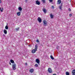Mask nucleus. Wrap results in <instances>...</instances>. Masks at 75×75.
<instances>
[{
  "label": "nucleus",
  "mask_w": 75,
  "mask_h": 75,
  "mask_svg": "<svg viewBox=\"0 0 75 75\" xmlns=\"http://www.w3.org/2000/svg\"><path fill=\"white\" fill-rule=\"evenodd\" d=\"M43 25L44 26H47L48 25V22L45 20H44L43 21Z\"/></svg>",
  "instance_id": "obj_1"
},
{
  "label": "nucleus",
  "mask_w": 75,
  "mask_h": 75,
  "mask_svg": "<svg viewBox=\"0 0 75 75\" xmlns=\"http://www.w3.org/2000/svg\"><path fill=\"white\" fill-rule=\"evenodd\" d=\"M12 68L13 70L16 69V64H14L12 65Z\"/></svg>",
  "instance_id": "obj_2"
},
{
  "label": "nucleus",
  "mask_w": 75,
  "mask_h": 75,
  "mask_svg": "<svg viewBox=\"0 0 75 75\" xmlns=\"http://www.w3.org/2000/svg\"><path fill=\"white\" fill-rule=\"evenodd\" d=\"M47 71L49 73H52V69L51 68H48Z\"/></svg>",
  "instance_id": "obj_3"
},
{
  "label": "nucleus",
  "mask_w": 75,
  "mask_h": 75,
  "mask_svg": "<svg viewBox=\"0 0 75 75\" xmlns=\"http://www.w3.org/2000/svg\"><path fill=\"white\" fill-rule=\"evenodd\" d=\"M42 11H43L44 13H47V10H46V9L45 8H43L42 9Z\"/></svg>",
  "instance_id": "obj_4"
},
{
  "label": "nucleus",
  "mask_w": 75,
  "mask_h": 75,
  "mask_svg": "<svg viewBox=\"0 0 75 75\" xmlns=\"http://www.w3.org/2000/svg\"><path fill=\"white\" fill-rule=\"evenodd\" d=\"M36 62L38 64H40V60L38 59H36Z\"/></svg>",
  "instance_id": "obj_5"
},
{
  "label": "nucleus",
  "mask_w": 75,
  "mask_h": 75,
  "mask_svg": "<svg viewBox=\"0 0 75 75\" xmlns=\"http://www.w3.org/2000/svg\"><path fill=\"white\" fill-rule=\"evenodd\" d=\"M57 2V4H60L61 3V0H58Z\"/></svg>",
  "instance_id": "obj_6"
},
{
  "label": "nucleus",
  "mask_w": 75,
  "mask_h": 75,
  "mask_svg": "<svg viewBox=\"0 0 75 75\" xmlns=\"http://www.w3.org/2000/svg\"><path fill=\"white\" fill-rule=\"evenodd\" d=\"M36 3L38 5H40V2L39 1H36Z\"/></svg>",
  "instance_id": "obj_7"
},
{
  "label": "nucleus",
  "mask_w": 75,
  "mask_h": 75,
  "mask_svg": "<svg viewBox=\"0 0 75 75\" xmlns=\"http://www.w3.org/2000/svg\"><path fill=\"white\" fill-rule=\"evenodd\" d=\"M18 10L20 11H22V8L20 7H19L18 8Z\"/></svg>",
  "instance_id": "obj_8"
},
{
  "label": "nucleus",
  "mask_w": 75,
  "mask_h": 75,
  "mask_svg": "<svg viewBox=\"0 0 75 75\" xmlns=\"http://www.w3.org/2000/svg\"><path fill=\"white\" fill-rule=\"evenodd\" d=\"M30 72L31 73H33V72H34V70L33 69H30Z\"/></svg>",
  "instance_id": "obj_9"
},
{
  "label": "nucleus",
  "mask_w": 75,
  "mask_h": 75,
  "mask_svg": "<svg viewBox=\"0 0 75 75\" xmlns=\"http://www.w3.org/2000/svg\"><path fill=\"white\" fill-rule=\"evenodd\" d=\"M16 14L18 16H20L21 14L20 12H17V13H16Z\"/></svg>",
  "instance_id": "obj_10"
},
{
  "label": "nucleus",
  "mask_w": 75,
  "mask_h": 75,
  "mask_svg": "<svg viewBox=\"0 0 75 75\" xmlns=\"http://www.w3.org/2000/svg\"><path fill=\"white\" fill-rule=\"evenodd\" d=\"M50 16L51 18H53V17H54V15L52 14V13H50Z\"/></svg>",
  "instance_id": "obj_11"
},
{
  "label": "nucleus",
  "mask_w": 75,
  "mask_h": 75,
  "mask_svg": "<svg viewBox=\"0 0 75 75\" xmlns=\"http://www.w3.org/2000/svg\"><path fill=\"white\" fill-rule=\"evenodd\" d=\"M37 51V50H33L32 51V53H33L34 54V53H35V51Z\"/></svg>",
  "instance_id": "obj_12"
},
{
  "label": "nucleus",
  "mask_w": 75,
  "mask_h": 75,
  "mask_svg": "<svg viewBox=\"0 0 75 75\" xmlns=\"http://www.w3.org/2000/svg\"><path fill=\"white\" fill-rule=\"evenodd\" d=\"M38 21H39V23H41L42 22V20L41 19H38Z\"/></svg>",
  "instance_id": "obj_13"
},
{
  "label": "nucleus",
  "mask_w": 75,
  "mask_h": 75,
  "mask_svg": "<svg viewBox=\"0 0 75 75\" xmlns=\"http://www.w3.org/2000/svg\"><path fill=\"white\" fill-rule=\"evenodd\" d=\"M37 47H38L37 45H36L35 47V49L36 50V51H37Z\"/></svg>",
  "instance_id": "obj_14"
},
{
  "label": "nucleus",
  "mask_w": 75,
  "mask_h": 75,
  "mask_svg": "<svg viewBox=\"0 0 75 75\" xmlns=\"http://www.w3.org/2000/svg\"><path fill=\"white\" fill-rule=\"evenodd\" d=\"M4 33L5 34H7V30L5 29L4 30Z\"/></svg>",
  "instance_id": "obj_15"
},
{
  "label": "nucleus",
  "mask_w": 75,
  "mask_h": 75,
  "mask_svg": "<svg viewBox=\"0 0 75 75\" xmlns=\"http://www.w3.org/2000/svg\"><path fill=\"white\" fill-rule=\"evenodd\" d=\"M0 10L1 11V12H2L3 11V8H1L0 7Z\"/></svg>",
  "instance_id": "obj_16"
},
{
  "label": "nucleus",
  "mask_w": 75,
  "mask_h": 75,
  "mask_svg": "<svg viewBox=\"0 0 75 75\" xmlns=\"http://www.w3.org/2000/svg\"><path fill=\"white\" fill-rule=\"evenodd\" d=\"M11 63H12V64H14V62L13 60H11Z\"/></svg>",
  "instance_id": "obj_17"
},
{
  "label": "nucleus",
  "mask_w": 75,
  "mask_h": 75,
  "mask_svg": "<svg viewBox=\"0 0 75 75\" xmlns=\"http://www.w3.org/2000/svg\"><path fill=\"white\" fill-rule=\"evenodd\" d=\"M66 75H69V72H66Z\"/></svg>",
  "instance_id": "obj_18"
},
{
  "label": "nucleus",
  "mask_w": 75,
  "mask_h": 75,
  "mask_svg": "<svg viewBox=\"0 0 75 75\" xmlns=\"http://www.w3.org/2000/svg\"><path fill=\"white\" fill-rule=\"evenodd\" d=\"M50 57L52 59H54V58L53 57V56H50Z\"/></svg>",
  "instance_id": "obj_19"
},
{
  "label": "nucleus",
  "mask_w": 75,
  "mask_h": 75,
  "mask_svg": "<svg viewBox=\"0 0 75 75\" xmlns=\"http://www.w3.org/2000/svg\"><path fill=\"white\" fill-rule=\"evenodd\" d=\"M72 72L73 74H75V70H73Z\"/></svg>",
  "instance_id": "obj_20"
},
{
  "label": "nucleus",
  "mask_w": 75,
  "mask_h": 75,
  "mask_svg": "<svg viewBox=\"0 0 75 75\" xmlns=\"http://www.w3.org/2000/svg\"><path fill=\"white\" fill-rule=\"evenodd\" d=\"M5 28L6 29V30H8V27L7 26H5Z\"/></svg>",
  "instance_id": "obj_21"
},
{
  "label": "nucleus",
  "mask_w": 75,
  "mask_h": 75,
  "mask_svg": "<svg viewBox=\"0 0 75 75\" xmlns=\"http://www.w3.org/2000/svg\"><path fill=\"white\" fill-rule=\"evenodd\" d=\"M42 2H43V3H45V0H42Z\"/></svg>",
  "instance_id": "obj_22"
},
{
  "label": "nucleus",
  "mask_w": 75,
  "mask_h": 75,
  "mask_svg": "<svg viewBox=\"0 0 75 75\" xmlns=\"http://www.w3.org/2000/svg\"><path fill=\"white\" fill-rule=\"evenodd\" d=\"M35 66L36 67H37L38 66V65L37 64H35Z\"/></svg>",
  "instance_id": "obj_23"
},
{
  "label": "nucleus",
  "mask_w": 75,
  "mask_h": 75,
  "mask_svg": "<svg viewBox=\"0 0 75 75\" xmlns=\"http://www.w3.org/2000/svg\"><path fill=\"white\" fill-rule=\"evenodd\" d=\"M62 4H61V6H60L59 7V8H60V10H61V8L62 7Z\"/></svg>",
  "instance_id": "obj_24"
},
{
  "label": "nucleus",
  "mask_w": 75,
  "mask_h": 75,
  "mask_svg": "<svg viewBox=\"0 0 75 75\" xmlns=\"http://www.w3.org/2000/svg\"><path fill=\"white\" fill-rule=\"evenodd\" d=\"M16 31H18V30H19V28H18L16 29Z\"/></svg>",
  "instance_id": "obj_25"
},
{
  "label": "nucleus",
  "mask_w": 75,
  "mask_h": 75,
  "mask_svg": "<svg viewBox=\"0 0 75 75\" xmlns=\"http://www.w3.org/2000/svg\"><path fill=\"white\" fill-rule=\"evenodd\" d=\"M72 14H70L69 15V16H70V17H71V16H72Z\"/></svg>",
  "instance_id": "obj_26"
},
{
  "label": "nucleus",
  "mask_w": 75,
  "mask_h": 75,
  "mask_svg": "<svg viewBox=\"0 0 75 75\" xmlns=\"http://www.w3.org/2000/svg\"><path fill=\"white\" fill-rule=\"evenodd\" d=\"M49 1L51 2L52 3V2L53 0H49Z\"/></svg>",
  "instance_id": "obj_27"
},
{
  "label": "nucleus",
  "mask_w": 75,
  "mask_h": 75,
  "mask_svg": "<svg viewBox=\"0 0 75 75\" xmlns=\"http://www.w3.org/2000/svg\"><path fill=\"white\" fill-rule=\"evenodd\" d=\"M36 42H39V40H37Z\"/></svg>",
  "instance_id": "obj_28"
},
{
  "label": "nucleus",
  "mask_w": 75,
  "mask_h": 75,
  "mask_svg": "<svg viewBox=\"0 0 75 75\" xmlns=\"http://www.w3.org/2000/svg\"><path fill=\"white\" fill-rule=\"evenodd\" d=\"M52 8H54V6H52Z\"/></svg>",
  "instance_id": "obj_29"
},
{
  "label": "nucleus",
  "mask_w": 75,
  "mask_h": 75,
  "mask_svg": "<svg viewBox=\"0 0 75 75\" xmlns=\"http://www.w3.org/2000/svg\"><path fill=\"white\" fill-rule=\"evenodd\" d=\"M71 10L70 8L69 9V11H71Z\"/></svg>",
  "instance_id": "obj_30"
},
{
  "label": "nucleus",
  "mask_w": 75,
  "mask_h": 75,
  "mask_svg": "<svg viewBox=\"0 0 75 75\" xmlns=\"http://www.w3.org/2000/svg\"><path fill=\"white\" fill-rule=\"evenodd\" d=\"M38 19H41V18H40V17H39L38 18Z\"/></svg>",
  "instance_id": "obj_31"
},
{
  "label": "nucleus",
  "mask_w": 75,
  "mask_h": 75,
  "mask_svg": "<svg viewBox=\"0 0 75 75\" xmlns=\"http://www.w3.org/2000/svg\"><path fill=\"white\" fill-rule=\"evenodd\" d=\"M25 64L26 65H27V63H26Z\"/></svg>",
  "instance_id": "obj_32"
},
{
  "label": "nucleus",
  "mask_w": 75,
  "mask_h": 75,
  "mask_svg": "<svg viewBox=\"0 0 75 75\" xmlns=\"http://www.w3.org/2000/svg\"><path fill=\"white\" fill-rule=\"evenodd\" d=\"M1 0H0V3H1Z\"/></svg>",
  "instance_id": "obj_33"
},
{
  "label": "nucleus",
  "mask_w": 75,
  "mask_h": 75,
  "mask_svg": "<svg viewBox=\"0 0 75 75\" xmlns=\"http://www.w3.org/2000/svg\"><path fill=\"white\" fill-rule=\"evenodd\" d=\"M52 75H57L56 74H53Z\"/></svg>",
  "instance_id": "obj_34"
},
{
  "label": "nucleus",
  "mask_w": 75,
  "mask_h": 75,
  "mask_svg": "<svg viewBox=\"0 0 75 75\" xmlns=\"http://www.w3.org/2000/svg\"><path fill=\"white\" fill-rule=\"evenodd\" d=\"M9 64H10V65H11V64L10 63V62L9 63Z\"/></svg>",
  "instance_id": "obj_35"
},
{
  "label": "nucleus",
  "mask_w": 75,
  "mask_h": 75,
  "mask_svg": "<svg viewBox=\"0 0 75 75\" xmlns=\"http://www.w3.org/2000/svg\"><path fill=\"white\" fill-rule=\"evenodd\" d=\"M72 75H75V74H73Z\"/></svg>",
  "instance_id": "obj_36"
},
{
  "label": "nucleus",
  "mask_w": 75,
  "mask_h": 75,
  "mask_svg": "<svg viewBox=\"0 0 75 75\" xmlns=\"http://www.w3.org/2000/svg\"><path fill=\"white\" fill-rule=\"evenodd\" d=\"M25 1H27V0H25Z\"/></svg>",
  "instance_id": "obj_37"
}]
</instances>
